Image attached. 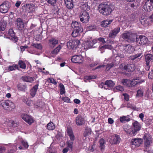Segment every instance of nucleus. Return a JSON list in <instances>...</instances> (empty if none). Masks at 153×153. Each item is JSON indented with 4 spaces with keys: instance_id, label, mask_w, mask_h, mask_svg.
I'll return each instance as SVG.
<instances>
[{
    "instance_id": "1",
    "label": "nucleus",
    "mask_w": 153,
    "mask_h": 153,
    "mask_svg": "<svg viewBox=\"0 0 153 153\" xmlns=\"http://www.w3.org/2000/svg\"><path fill=\"white\" fill-rule=\"evenodd\" d=\"M71 27L73 28L71 35L73 37H76L78 36L82 31V28L80 24L77 22H73L71 25Z\"/></svg>"
},
{
    "instance_id": "2",
    "label": "nucleus",
    "mask_w": 153,
    "mask_h": 153,
    "mask_svg": "<svg viewBox=\"0 0 153 153\" xmlns=\"http://www.w3.org/2000/svg\"><path fill=\"white\" fill-rule=\"evenodd\" d=\"M98 9L100 13L105 16L109 15L112 11L110 7L107 4H100Z\"/></svg>"
},
{
    "instance_id": "3",
    "label": "nucleus",
    "mask_w": 153,
    "mask_h": 153,
    "mask_svg": "<svg viewBox=\"0 0 153 153\" xmlns=\"http://www.w3.org/2000/svg\"><path fill=\"white\" fill-rule=\"evenodd\" d=\"M137 36L131 32H128L122 34V37L128 42H134L136 40Z\"/></svg>"
},
{
    "instance_id": "4",
    "label": "nucleus",
    "mask_w": 153,
    "mask_h": 153,
    "mask_svg": "<svg viewBox=\"0 0 153 153\" xmlns=\"http://www.w3.org/2000/svg\"><path fill=\"white\" fill-rule=\"evenodd\" d=\"M115 84L111 80H106L105 82H102L100 84L99 86L100 88L106 90H109L113 88Z\"/></svg>"
},
{
    "instance_id": "5",
    "label": "nucleus",
    "mask_w": 153,
    "mask_h": 153,
    "mask_svg": "<svg viewBox=\"0 0 153 153\" xmlns=\"http://www.w3.org/2000/svg\"><path fill=\"white\" fill-rule=\"evenodd\" d=\"M11 6L10 2L7 1H4L0 5V11L3 13H7Z\"/></svg>"
},
{
    "instance_id": "6",
    "label": "nucleus",
    "mask_w": 153,
    "mask_h": 153,
    "mask_svg": "<svg viewBox=\"0 0 153 153\" xmlns=\"http://www.w3.org/2000/svg\"><path fill=\"white\" fill-rule=\"evenodd\" d=\"M80 44V41L78 40H70L67 43V45L69 49H73L77 48Z\"/></svg>"
},
{
    "instance_id": "7",
    "label": "nucleus",
    "mask_w": 153,
    "mask_h": 153,
    "mask_svg": "<svg viewBox=\"0 0 153 153\" xmlns=\"http://www.w3.org/2000/svg\"><path fill=\"white\" fill-rule=\"evenodd\" d=\"M148 41L147 38L145 36L140 35L138 37L137 36L136 42L138 45H146Z\"/></svg>"
},
{
    "instance_id": "8",
    "label": "nucleus",
    "mask_w": 153,
    "mask_h": 153,
    "mask_svg": "<svg viewBox=\"0 0 153 153\" xmlns=\"http://www.w3.org/2000/svg\"><path fill=\"white\" fill-rule=\"evenodd\" d=\"M144 140V147L146 149L149 148L151 144L152 143V137L148 134H146L143 137Z\"/></svg>"
},
{
    "instance_id": "9",
    "label": "nucleus",
    "mask_w": 153,
    "mask_h": 153,
    "mask_svg": "<svg viewBox=\"0 0 153 153\" xmlns=\"http://www.w3.org/2000/svg\"><path fill=\"white\" fill-rule=\"evenodd\" d=\"M79 18L81 22L82 23H86L89 22L90 16L87 12L83 11L81 13Z\"/></svg>"
},
{
    "instance_id": "10",
    "label": "nucleus",
    "mask_w": 153,
    "mask_h": 153,
    "mask_svg": "<svg viewBox=\"0 0 153 153\" xmlns=\"http://www.w3.org/2000/svg\"><path fill=\"white\" fill-rule=\"evenodd\" d=\"M144 10L148 12H150L153 9V0H147L143 6Z\"/></svg>"
},
{
    "instance_id": "11",
    "label": "nucleus",
    "mask_w": 153,
    "mask_h": 153,
    "mask_svg": "<svg viewBox=\"0 0 153 153\" xmlns=\"http://www.w3.org/2000/svg\"><path fill=\"white\" fill-rule=\"evenodd\" d=\"M120 140V136L116 134L111 136L110 142L112 144H116L119 143Z\"/></svg>"
},
{
    "instance_id": "12",
    "label": "nucleus",
    "mask_w": 153,
    "mask_h": 153,
    "mask_svg": "<svg viewBox=\"0 0 153 153\" xmlns=\"http://www.w3.org/2000/svg\"><path fill=\"white\" fill-rule=\"evenodd\" d=\"M36 7L34 4H26L23 6V9H25L26 11L28 13L34 12L36 9Z\"/></svg>"
},
{
    "instance_id": "13",
    "label": "nucleus",
    "mask_w": 153,
    "mask_h": 153,
    "mask_svg": "<svg viewBox=\"0 0 153 153\" xmlns=\"http://www.w3.org/2000/svg\"><path fill=\"white\" fill-rule=\"evenodd\" d=\"M71 60L74 63L80 64L82 63L83 62V59L82 55H76L72 56Z\"/></svg>"
},
{
    "instance_id": "14",
    "label": "nucleus",
    "mask_w": 153,
    "mask_h": 153,
    "mask_svg": "<svg viewBox=\"0 0 153 153\" xmlns=\"http://www.w3.org/2000/svg\"><path fill=\"white\" fill-rule=\"evenodd\" d=\"M15 34L13 29H9L8 34L10 36V38L14 42H17L18 40V38L15 35Z\"/></svg>"
},
{
    "instance_id": "15",
    "label": "nucleus",
    "mask_w": 153,
    "mask_h": 153,
    "mask_svg": "<svg viewBox=\"0 0 153 153\" xmlns=\"http://www.w3.org/2000/svg\"><path fill=\"white\" fill-rule=\"evenodd\" d=\"M132 129V132L134 133V136H135L137 133V132L139 131L141 128L140 124L138 122L136 121L133 124V127L131 128Z\"/></svg>"
},
{
    "instance_id": "16",
    "label": "nucleus",
    "mask_w": 153,
    "mask_h": 153,
    "mask_svg": "<svg viewBox=\"0 0 153 153\" xmlns=\"http://www.w3.org/2000/svg\"><path fill=\"white\" fill-rule=\"evenodd\" d=\"M76 123L77 126H82L84 124L85 122V118L81 115H79L76 117Z\"/></svg>"
},
{
    "instance_id": "17",
    "label": "nucleus",
    "mask_w": 153,
    "mask_h": 153,
    "mask_svg": "<svg viewBox=\"0 0 153 153\" xmlns=\"http://www.w3.org/2000/svg\"><path fill=\"white\" fill-rule=\"evenodd\" d=\"M120 29L119 27H117L111 30L109 33L108 36L111 38H115L117 35L120 32Z\"/></svg>"
},
{
    "instance_id": "18",
    "label": "nucleus",
    "mask_w": 153,
    "mask_h": 153,
    "mask_svg": "<svg viewBox=\"0 0 153 153\" xmlns=\"http://www.w3.org/2000/svg\"><path fill=\"white\" fill-rule=\"evenodd\" d=\"M22 118L29 124H31L33 122V120L31 116L26 114H22Z\"/></svg>"
},
{
    "instance_id": "19",
    "label": "nucleus",
    "mask_w": 153,
    "mask_h": 153,
    "mask_svg": "<svg viewBox=\"0 0 153 153\" xmlns=\"http://www.w3.org/2000/svg\"><path fill=\"white\" fill-rule=\"evenodd\" d=\"M123 52L125 53L126 52L128 53H132L134 51V48L130 45H128L123 46Z\"/></svg>"
},
{
    "instance_id": "20",
    "label": "nucleus",
    "mask_w": 153,
    "mask_h": 153,
    "mask_svg": "<svg viewBox=\"0 0 153 153\" xmlns=\"http://www.w3.org/2000/svg\"><path fill=\"white\" fill-rule=\"evenodd\" d=\"M144 81V80H140L138 79H133L132 80H130V88L135 87L136 85L139 84L141 83Z\"/></svg>"
},
{
    "instance_id": "21",
    "label": "nucleus",
    "mask_w": 153,
    "mask_h": 153,
    "mask_svg": "<svg viewBox=\"0 0 153 153\" xmlns=\"http://www.w3.org/2000/svg\"><path fill=\"white\" fill-rule=\"evenodd\" d=\"M97 42L96 40H93L90 41H88L85 43L84 49H88L89 48H93V45Z\"/></svg>"
},
{
    "instance_id": "22",
    "label": "nucleus",
    "mask_w": 153,
    "mask_h": 153,
    "mask_svg": "<svg viewBox=\"0 0 153 153\" xmlns=\"http://www.w3.org/2000/svg\"><path fill=\"white\" fill-rule=\"evenodd\" d=\"M58 43V40L56 39L51 38L48 40V45L49 47L53 48Z\"/></svg>"
},
{
    "instance_id": "23",
    "label": "nucleus",
    "mask_w": 153,
    "mask_h": 153,
    "mask_svg": "<svg viewBox=\"0 0 153 153\" xmlns=\"http://www.w3.org/2000/svg\"><path fill=\"white\" fill-rule=\"evenodd\" d=\"M143 142L142 139L140 138H136L132 139L131 140V144L132 145L139 146Z\"/></svg>"
},
{
    "instance_id": "24",
    "label": "nucleus",
    "mask_w": 153,
    "mask_h": 153,
    "mask_svg": "<svg viewBox=\"0 0 153 153\" xmlns=\"http://www.w3.org/2000/svg\"><path fill=\"white\" fill-rule=\"evenodd\" d=\"M16 24L19 30H22L24 29V24L21 19L19 18L16 19Z\"/></svg>"
},
{
    "instance_id": "25",
    "label": "nucleus",
    "mask_w": 153,
    "mask_h": 153,
    "mask_svg": "<svg viewBox=\"0 0 153 153\" xmlns=\"http://www.w3.org/2000/svg\"><path fill=\"white\" fill-rule=\"evenodd\" d=\"M124 130L128 134H129L130 136H134V133L132 132V129L127 125H125L123 127Z\"/></svg>"
},
{
    "instance_id": "26",
    "label": "nucleus",
    "mask_w": 153,
    "mask_h": 153,
    "mask_svg": "<svg viewBox=\"0 0 153 153\" xmlns=\"http://www.w3.org/2000/svg\"><path fill=\"white\" fill-rule=\"evenodd\" d=\"M135 66L134 64H129L124 66V69L128 72L133 71L135 69Z\"/></svg>"
},
{
    "instance_id": "27",
    "label": "nucleus",
    "mask_w": 153,
    "mask_h": 153,
    "mask_svg": "<svg viewBox=\"0 0 153 153\" xmlns=\"http://www.w3.org/2000/svg\"><path fill=\"white\" fill-rule=\"evenodd\" d=\"M21 143L23 147H22V146H19L18 148L19 149L24 150L27 149L28 148L29 145L27 141L22 140L21 141Z\"/></svg>"
},
{
    "instance_id": "28",
    "label": "nucleus",
    "mask_w": 153,
    "mask_h": 153,
    "mask_svg": "<svg viewBox=\"0 0 153 153\" xmlns=\"http://www.w3.org/2000/svg\"><path fill=\"white\" fill-rule=\"evenodd\" d=\"M146 65L149 66L150 62L153 60V55L151 54H148L145 56Z\"/></svg>"
},
{
    "instance_id": "29",
    "label": "nucleus",
    "mask_w": 153,
    "mask_h": 153,
    "mask_svg": "<svg viewBox=\"0 0 153 153\" xmlns=\"http://www.w3.org/2000/svg\"><path fill=\"white\" fill-rule=\"evenodd\" d=\"M140 23L145 27L147 26L149 24V20L146 18H142L140 20Z\"/></svg>"
},
{
    "instance_id": "30",
    "label": "nucleus",
    "mask_w": 153,
    "mask_h": 153,
    "mask_svg": "<svg viewBox=\"0 0 153 153\" xmlns=\"http://www.w3.org/2000/svg\"><path fill=\"white\" fill-rule=\"evenodd\" d=\"M113 20H106L102 22L101 25L103 27H106L108 26L113 21Z\"/></svg>"
},
{
    "instance_id": "31",
    "label": "nucleus",
    "mask_w": 153,
    "mask_h": 153,
    "mask_svg": "<svg viewBox=\"0 0 153 153\" xmlns=\"http://www.w3.org/2000/svg\"><path fill=\"white\" fill-rule=\"evenodd\" d=\"M67 130L68 134L71 140L72 141H74V140L75 137L72 129L70 128H67Z\"/></svg>"
},
{
    "instance_id": "32",
    "label": "nucleus",
    "mask_w": 153,
    "mask_h": 153,
    "mask_svg": "<svg viewBox=\"0 0 153 153\" xmlns=\"http://www.w3.org/2000/svg\"><path fill=\"white\" fill-rule=\"evenodd\" d=\"M22 79L25 82H32L34 80L35 78L29 76H23L22 77Z\"/></svg>"
},
{
    "instance_id": "33",
    "label": "nucleus",
    "mask_w": 153,
    "mask_h": 153,
    "mask_svg": "<svg viewBox=\"0 0 153 153\" xmlns=\"http://www.w3.org/2000/svg\"><path fill=\"white\" fill-rule=\"evenodd\" d=\"M81 8L82 10H83L84 11L87 12L90 10V7L88 5V4L85 3L81 5Z\"/></svg>"
},
{
    "instance_id": "34",
    "label": "nucleus",
    "mask_w": 153,
    "mask_h": 153,
    "mask_svg": "<svg viewBox=\"0 0 153 153\" xmlns=\"http://www.w3.org/2000/svg\"><path fill=\"white\" fill-rule=\"evenodd\" d=\"M120 120L121 123H125L126 122L129 121L130 120V118L127 116H124L120 117Z\"/></svg>"
},
{
    "instance_id": "35",
    "label": "nucleus",
    "mask_w": 153,
    "mask_h": 153,
    "mask_svg": "<svg viewBox=\"0 0 153 153\" xmlns=\"http://www.w3.org/2000/svg\"><path fill=\"white\" fill-rule=\"evenodd\" d=\"M121 82L123 85L130 88V80L129 79H124L122 80Z\"/></svg>"
},
{
    "instance_id": "36",
    "label": "nucleus",
    "mask_w": 153,
    "mask_h": 153,
    "mask_svg": "<svg viewBox=\"0 0 153 153\" xmlns=\"http://www.w3.org/2000/svg\"><path fill=\"white\" fill-rule=\"evenodd\" d=\"M55 128V126L52 122H50L47 125V128L49 130H53Z\"/></svg>"
},
{
    "instance_id": "37",
    "label": "nucleus",
    "mask_w": 153,
    "mask_h": 153,
    "mask_svg": "<svg viewBox=\"0 0 153 153\" xmlns=\"http://www.w3.org/2000/svg\"><path fill=\"white\" fill-rule=\"evenodd\" d=\"M17 88L19 90L25 91L26 86L25 85L20 83L18 85Z\"/></svg>"
},
{
    "instance_id": "38",
    "label": "nucleus",
    "mask_w": 153,
    "mask_h": 153,
    "mask_svg": "<svg viewBox=\"0 0 153 153\" xmlns=\"http://www.w3.org/2000/svg\"><path fill=\"white\" fill-rule=\"evenodd\" d=\"M59 87L60 88V94L61 95L64 94L65 93V89L62 83H60L59 84Z\"/></svg>"
},
{
    "instance_id": "39",
    "label": "nucleus",
    "mask_w": 153,
    "mask_h": 153,
    "mask_svg": "<svg viewBox=\"0 0 153 153\" xmlns=\"http://www.w3.org/2000/svg\"><path fill=\"white\" fill-rule=\"evenodd\" d=\"M65 3L66 4V7L68 8L71 9L73 7V1L65 2Z\"/></svg>"
},
{
    "instance_id": "40",
    "label": "nucleus",
    "mask_w": 153,
    "mask_h": 153,
    "mask_svg": "<svg viewBox=\"0 0 153 153\" xmlns=\"http://www.w3.org/2000/svg\"><path fill=\"white\" fill-rule=\"evenodd\" d=\"M1 105L5 109L7 110L9 108V104L8 101H6L2 102L1 103Z\"/></svg>"
},
{
    "instance_id": "41",
    "label": "nucleus",
    "mask_w": 153,
    "mask_h": 153,
    "mask_svg": "<svg viewBox=\"0 0 153 153\" xmlns=\"http://www.w3.org/2000/svg\"><path fill=\"white\" fill-rule=\"evenodd\" d=\"M18 64L20 68L25 69L26 68V65L25 63L22 60H19Z\"/></svg>"
},
{
    "instance_id": "42",
    "label": "nucleus",
    "mask_w": 153,
    "mask_h": 153,
    "mask_svg": "<svg viewBox=\"0 0 153 153\" xmlns=\"http://www.w3.org/2000/svg\"><path fill=\"white\" fill-rule=\"evenodd\" d=\"M143 95V89H140L137 91L136 97H142Z\"/></svg>"
},
{
    "instance_id": "43",
    "label": "nucleus",
    "mask_w": 153,
    "mask_h": 153,
    "mask_svg": "<svg viewBox=\"0 0 153 153\" xmlns=\"http://www.w3.org/2000/svg\"><path fill=\"white\" fill-rule=\"evenodd\" d=\"M91 130L90 128L86 127L85 128V131L84 133V136H86L89 135L91 133Z\"/></svg>"
},
{
    "instance_id": "44",
    "label": "nucleus",
    "mask_w": 153,
    "mask_h": 153,
    "mask_svg": "<svg viewBox=\"0 0 153 153\" xmlns=\"http://www.w3.org/2000/svg\"><path fill=\"white\" fill-rule=\"evenodd\" d=\"M105 142L103 138L101 139L99 141V144L100 145V148L101 150L103 149L104 148V144Z\"/></svg>"
},
{
    "instance_id": "45",
    "label": "nucleus",
    "mask_w": 153,
    "mask_h": 153,
    "mask_svg": "<svg viewBox=\"0 0 153 153\" xmlns=\"http://www.w3.org/2000/svg\"><path fill=\"white\" fill-rule=\"evenodd\" d=\"M31 45L36 48L39 50L42 49V45L40 44L32 43Z\"/></svg>"
},
{
    "instance_id": "46",
    "label": "nucleus",
    "mask_w": 153,
    "mask_h": 153,
    "mask_svg": "<svg viewBox=\"0 0 153 153\" xmlns=\"http://www.w3.org/2000/svg\"><path fill=\"white\" fill-rule=\"evenodd\" d=\"M142 54V53H140L131 56H130V59L132 60H134L136 59L139 57Z\"/></svg>"
},
{
    "instance_id": "47",
    "label": "nucleus",
    "mask_w": 153,
    "mask_h": 153,
    "mask_svg": "<svg viewBox=\"0 0 153 153\" xmlns=\"http://www.w3.org/2000/svg\"><path fill=\"white\" fill-rule=\"evenodd\" d=\"M18 65L17 64L13 65L12 66H10L8 68V70L10 71H12L16 69H18Z\"/></svg>"
},
{
    "instance_id": "48",
    "label": "nucleus",
    "mask_w": 153,
    "mask_h": 153,
    "mask_svg": "<svg viewBox=\"0 0 153 153\" xmlns=\"http://www.w3.org/2000/svg\"><path fill=\"white\" fill-rule=\"evenodd\" d=\"M61 46L60 45L58 46L56 48H55L52 52V54H57L58 53L60 50Z\"/></svg>"
},
{
    "instance_id": "49",
    "label": "nucleus",
    "mask_w": 153,
    "mask_h": 153,
    "mask_svg": "<svg viewBox=\"0 0 153 153\" xmlns=\"http://www.w3.org/2000/svg\"><path fill=\"white\" fill-rule=\"evenodd\" d=\"M67 144V148L70 150H72L73 148V143L72 142L67 141L66 142Z\"/></svg>"
},
{
    "instance_id": "50",
    "label": "nucleus",
    "mask_w": 153,
    "mask_h": 153,
    "mask_svg": "<svg viewBox=\"0 0 153 153\" xmlns=\"http://www.w3.org/2000/svg\"><path fill=\"white\" fill-rule=\"evenodd\" d=\"M114 90H117L118 91H124V89L123 86L120 85H119L116 87L114 88Z\"/></svg>"
},
{
    "instance_id": "51",
    "label": "nucleus",
    "mask_w": 153,
    "mask_h": 153,
    "mask_svg": "<svg viewBox=\"0 0 153 153\" xmlns=\"http://www.w3.org/2000/svg\"><path fill=\"white\" fill-rule=\"evenodd\" d=\"M97 78V76L94 75H91L89 76H87L85 77V79L87 80H91L93 79H95Z\"/></svg>"
},
{
    "instance_id": "52",
    "label": "nucleus",
    "mask_w": 153,
    "mask_h": 153,
    "mask_svg": "<svg viewBox=\"0 0 153 153\" xmlns=\"http://www.w3.org/2000/svg\"><path fill=\"white\" fill-rule=\"evenodd\" d=\"M47 2L51 5L55 4L56 1V0H46Z\"/></svg>"
},
{
    "instance_id": "53",
    "label": "nucleus",
    "mask_w": 153,
    "mask_h": 153,
    "mask_svg": "<svg viewBox=\"0 0 153 153\" xmlns=\"http://www.w3.org/2000/svg\"><path fill=\"white\" fill-rule=\"evenodd\" d=\"M62 100H63L65 102H70V99L67 97H63L62 98Z\"/></svg>"
},
{
    "instance_id": "54",
    "label": "nucleus",
    "mask_w": 153,
    "mask_h": 153,
    "mask_svg": "<svg viewBox=\"0 0 153 153\" xmlns=\"http://www.w3.org/2000/svg\"><path fill=\"white\" fill-rule=\"evenodd\" d=\"M114 65L113 63H111L110 64H108L107 65L106 69L107 70H109L111 68L113 67Z\"/></svg>"
},
{
    "instance_id": "55",
    "label": "nucleus",
    "mask_w": 153,
    "mask_h": 153,
    "mask_svg": "<svg viewBox=\"0 0 153 153\" xmlns=\"http://www.w3.org/2000/svg\"><path fill=\"white\" fill-rule=\"evenodd\" d=\"M49 82L55 85H56L57 84L56 82L53 78H49Z\"/></svg>"
},
{
    "instance_id": "56",
    "label": "nucleus",
    "mask_w": 153,
    "mask_h": 153,
    "mask_svg": "<svg viewBox=\"0 0 153 153\" xmlns=\"http://www.w3.org/2000/svg\"><path fill=\"white\" fill-rule=\"evenodd\" d=\"M5 26L3 23L0 22V30L4 31L5 29Z\"/></svg>"
},
{
    "instance_id": "57",
    "label": "nucleus",
    "mask_w": 153,
    "mask_h": 153,
    "mask_svg": "<svg viewBox=\"0 0 153 153\" xmlns=\"http://www.w3.org/2000/svg\"><path fill=\"white\" fill-rule=\"evenodd\" d=\"M105 49H108L111 50L113 48V47L111 45H106L103 46Z\"/></svg>"
},
{
    "instance_id": "58",
    "label": "nucleus",
    "mask_w": 153,
    "mask_h": 153,
    "mask_svg": "<svg viewBox=\"0 0 153 153\" xmlns=\"http://www.w3.org/2000/svg\"><path fill=\"white\" fill-rule=\"evenodd\" d=\"M98 63V62H95L92 63L91 64H89L88 66L91 68H92L94 66L97 65Z\"/></svg>"
},
{
    "instance_id": "59",
    "label": "nucleus",
    "mask_w": 153,
    "mask_h": 153,
    "mask_svg": "<svg viewBox=\"0 0 153 153\" xmlns=\"http://www.w3.org/2000/svg\"><path fill=\"white\" fill-rule=\"evenodd\" d=\"M39 86V85L37 84L36 85L34 86L32 88L31 90L34 91L35 92H37V90L38 89V86Z\"/></svg>"
},
{
    "instance_id": "60",
    "label": "nucleus",
    "mask_w": 153,
    "mask_h": 153,
    "mask_svg": "<svg viewBox=\"0 0 153 153\" xmlns=\"http://www.w3.org/2000/svg\"><path fill=\"white\" fill-rule=\"evenodd\" d=\"M123 95L124 97V99L126 101H128V100L129 96L127 94H123Z\"/></svg>"
},
{
    "instance_id": "61",
    "label": "nucleus",
    "mask_w": 153,
    "mask_h": 153,
    "mask_svg": "<svg viewBox=\"0 0 153 153\" xmlns=\"http://www.w3.org/2000/svg\"><path fill=\"white\" fill-rule=\"evenodd\" d=\"M98 40L100 41V42H101L103 43H105V41L104 40V38H103L100 37L98 39Z\"/></svg>"
},
{
    "instance_id": "62",
    "label": "nucleus",
    "mask_w": 153,
    "mask_h": 153,
    "mask_svg": "<svg viewBox=\"0 0 153 153\" xmlns=\"http://www.w3.org/2000/svg\"><path fill=\"white\" fill-rule=\"evenodd\" d=\"M108 122L109 124H112L114 123V120L112 118H109L108 119Z\"/></svg>"
},
{
    "instance_id": "63",
    "label": "nucleus",
    "mask_w": 153,
    "mask_h": 153,
    "mask_svg": "<svg viewBox=\"0 0 153 153\" xmlns=\"http://www.w3.org/2000/svg\"><path fill=\"white\" fill-rule=\"evenodd\" d=\"M27 47L28 46H22L20 47V49L22 51H24L25 50V49L27 48Z\"/></svg>"
},
{
    "instance_id": "64",
    "label": "nucleus",
    "mask_w": 153,
    "mask_h": 153,
    "mask_svg": "<svg viewBox=\"0 0 153 153\" xmlns=\"http://www.w3.org/2000/svg\"><path fill=\"white\" fill-rule=\"evenodd\" d=\"M21 3V2L19 1H17L15 4V6L17 7H19Z\"/></svg>"
}]
</instances>
